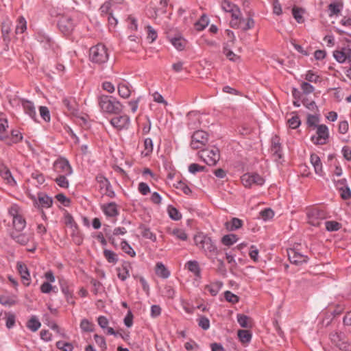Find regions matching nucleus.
<instances>
[{"instance_id": "f257e3e1", "label": "nucleus", "mask_w": 351, "mask_h": 351, "mask_svg": "<svg viewBox=\"0 0 351 351\" xmlns=\"http://www.w3.org/2000/svg\"><path fill=\"white\" fill-rule=\"evenodd\" d=\"M8 214L12 218V229L10 232L12 239L21 245H25L32 241L34 239V234L31 232H23L27 223L22 208L17 204H12L8 208Z\"/></svg>"}, {"instance_id": "f03ea898", "label": "nucleus", "mask_w": 351, "mask_h": 351, "mask_svg": "<svg viewBox=\"0 0 351 351\" xmlns=\"http://www.w3.org/2000/svg\"><path fill=\"white\" fill-rule=\"evenodd\" d=\"M98 105L103 113L109 114H119L123 110V105L115 97L106 95H101L97 97Z\"/></svg>"}, {"instance_id": "7ed1b4c3", "label": "nucleus", "mask_w": 351, "mask_h": 351, "mask_svg": "<svg viewBox=\"0 0 351 351\" xmlns=\"http://www.w3.org/2000/svg\"><path fill=\"white\" fill-rule=\"evenodd\" d=\"M194 241L195 245L202 250L206 256L210 259L218 254L219 250L211 238L204 234H198L195 236ZM214 260H213V262Z\"/></svg>"}, {"instance_id": "20e7f679", "label": "nucleus", "mask_w": 351, "mask_h": 351, "mask_svg": "<svg viewBox=\"0 0 351 351\" xmlns=\"http://www.w3.org/2000/svg\"><path fill=\"white\" fill-rule=\"evenodd\" d=\"M90 60L95 64H103L108 58L107 49L102 44H98L92 47L89 51Z\"/></svg>"}, {"instance_id": "39448f33", "label": "nucleus", "mask_w": 351, "mask_h": 351, "mask_svg": "<svg viewBox=\"0 0 351 351\" xmlns=\"http://www.w3.org/2000/svg\"><path fill=\"white\" fill-rule=\"evenodd\" d=\"M53 169L57 175L71 176L73 173L72 167L64 157H59L54 161Z\"/></svg>"}, {"instance_id": "423d86ee", "label": "nucleus", "mask_w": 351, "mask_h": 351, "mask_svg": "<svg viewBox=\"0 0 351 351\" xmlns=\"http://www.w3.org/2000/svg\"><path fill=\"white\" fill-rule=\"evenodd\" d=\"M306 215L308 223L313 226H319L322 221L327 217L326 211L318 208L309 209Z\"/></svg>"}, {"instance_id": "0eeeda50", "label": "nucleus", "mask_w": 351, "mask_h": 351, "mask_svg": "<svg viewBox=\"0 0 351 351\" xmlns=\"http://www.w3.org/2000/svg\"><path fill=\"white\" fill-rule=\"evenodd\" d=\"M199 156L208 165H215L219 160V151L216 147L202 149L199 152Z\"/></svg>"}, {"instance_id": "6e6552de", "label": "nucleus", "mask_w": 351, "mask_h": 351, "mask_svg": "<svg viewBox=\"0 0 351 351\" xmlns=\"http://www.w3.org/2000/svg\"><path fill=\"white\" fill-rule=\"evenodd\" d=\"M241 182L246 188H251L253 185L263 186L265 178L257 173H246L241 178Z\"/></svg>"}, {"instance_id": "1a4fd4ad", "label": "nucleus", "mask_w": 351, "mask_h": 351, "mask_svg": "<svg viewBox=\"0 0 351 351\" xmlns=\"http://www.w3.org/2000/svg\"><path fill=\"white\" fill-rule=\"evenodd\" d=\"M208 141V134L203 130H197L191 137V147L193 149H201Z\"/></svg>"}, {"instance_id": "9d476101", "label": "nucleus", "mask_w": 351, "mask_h": 351, "mask_svg": "<svg viewBox=\"0 0 351 351\" xmlns=\"http://www.w3.org/2000/svg\"><path fill=\"white\" fill-rule=\"evenodd\" d=\"M110 123L117 130H128L130 125V118L127 114H121L112 118Z\"/></svg>"}, {"instance_id": "9b49d317", "label": "nucleus", "mask_w": 351, "mask_h": 351, "mask_svg": "<svg viewBox=\"0 0 351 351\" xmlns=\"http://www.w3.org/2000/svg\"><path fill=\"white\" fill-rule=\"evenodd\" d=\"M287 255L291 263L295 265H300L307 263L308 258L307 256L302 254L295 248H290L287 250Z\"/></svg>"}, {"instance_id": "f8f14e48", "label": "nucleus", "mask_w": 351, "mask_h": 351, "mask_svg": "<svg viewBox=\"0 0 351 351\" xmlns=\"http://www.w3.org/2000/svg\"><path fill=\"white\" fill-rule=\"evenodd\" d=\"M328 128L326 125L322 124L317 126V136H313L312 141L317 145H324L328 138Z\"/></svg>"}, {"instance_id": "ddd939ff", "label": "nucleus", "mask_w": 351, "mask_h": 351, "mask_svg": "<svg viewBox=\"0 0 351 351\" xmlns=\"http://www.w3.org/2000/svg\"><path fill=\"white\" fill-rule=\"evenodd\" d=\"M58 26L63 34H69L73 30L75 24L71 17L63 16L60 18Z\"/></svg>"}, {"instance_id": "4468645a", "label": "nucleus", "mask_w": 351, "mask_h": 351, "mask_svg": "<svg viewBox=\"0 0 351 351\" xmlns=\"http://www.w3.org/2000/svg\"><path fill=\"white\" fill-rule=\"evenodd\" d=\"M334 58L339 63L351 61V49L350 47H342L341 49L336 50L333 53Z\"/></svg>"}, {"instance_id": "2eb2a0df", "label": "nucleus", "mask_w": 351, "mask_h": 351, "mask_svg": "<svg viewBox=\"0 0 351 351\" xmlns=\"http://www.w3.org/2000/svg\"><path fill=\"white\" fill-rule=\"evenodd\" d=\"M59 285L60 287L61 291L64 295L66 301L69 303L73 304L74 302L73 300V289H71V285L70 283L64 280V279H60L59 280Z\"/></svg>"}, {"instance_id": "dca6fc26", "label": "nucleus", "mask_w": 351, "mask_h": 351, "mask_svg": "<svg viewBox=\"0 0 351 351\" xmlns=\"http://www.w3.org/2000/svg\"><path fill=\"white\" fill-rule=\"evenodd\" d=\"M103 213L108 217H115L119 215L117 204L115 202H110L101 206Z\"/></svg>"}, {"instance_id": "f3484780", "label": "nucleus", "mask_w": 351, "mask_h": 351, "mask_svg": "<svg viewBox=\"0 0 351 351\" xmlns=\"http://www.w3.org/2000/svg\"><path fill=\"white\" fill-rule=\"evenodd\" d=\"M17 269L22 278L23 283L27 287L31 283L30 274L27 267L23 263H17Z\"/></svg>"}, {"instance_id": "a211bd4d", "label": "nucleus", "mask_w": 351, "mask_h": 351, "mask_svg": "<svg viewBox=\"0 0 351 351\" xmlns=\"http://www.w3.org/2000/svg\"><path fill=\"white\" fill-rule=\"evenodd\" d=\"M117 276L121 281H125L130 276L132 265L130 262H124L121 267H117Z\"/></svg>"}, {"instance_id": "6ab92c4d", "label": "nucleus", "mask_w": 351, "mask_h": 351, "mask_svg": "<svg viewBox=\"0 0 351 351\" xmlns=\"http://www.w3.org/2000/svg\"><path fill=\"white\" fill-rule=\"evenodd\" d=\"M310 161L314 168L315 173L319 176H323L324 171L320 158L315 154H311L310 156Z\"/></svg>"}, {"instance_id": "aec40b11", "label": "nucleus", "mask_w": 351, "mask_h": 351, "mask_svg": "<svg viewBox=\"0 0 351 351\" xmlns=\"http://www.w3.org/2000/svg\"><path fill=\"white\" fill-rule=\"evenodd\" d=\"M221 8L225 12L231 13L232 17L237 18V14H241L239 8L228 0L221 2Z\"/></svg>"}, {"instance_id": "412c9836", "label": "nucleus", "mask_w": 351, "mask_h": 351, "mask_svg": "<svg viewBox=\"0 0 351 351\" xmlns=\"http://www.w3.org/2000/svg\"><path fill=\"white\" fill-rule=\"evenodd\" d=\"M36 204L39 207L49 208L53 204V199L47 195L40 193L38 194V201Z\"/></svg>"}, {"instance_id": "4be33fe9", "label": "nucleus", "mask_w": 351, "mask_h": 351, "mask_svg": "<svg viewBox=\"0 0 351 351\" xmlns=\"http://www.w3.org/2000/svg\"><path fill=\"white\" fill-rule=\"evenodd\" d=\"M24 111L34 121L36 120V112L34 104L32 101L25 100L22 103Z\"/></svg>"}, {"instance_id": "5701e85b", "label": "nucleus", "mask_w": 351, "mask_h": 351, "mask_svg": "<svg viewBox=\"0 0 351 351\" xmlns=\"http://www.w3.org/2000/svg\"><path fill=\"white\" fill-rule=\"evenodd\" d=\"M169 39L174 47L179 51L183 50L186 45V41L180 36L175 37L169 36Z\"/></svg>"}, {"instance_id": "b1692460", "label": "nucleus", "mask_w": 351, "mask_h": 351, "mask_svg": "<svg viewBox=\"0 0 351 351\" xmlns=\"http://www.w3.org/2000/svg\"><path fill=\"white\" fill-rule=\"evenodd\" d=\"M12 22L9 19L5 20L2 23L1 32L3 38V40L6 44L10 41L9 34L11 32Z\"/></svg>"}, {"instance_id": "393cba45", "label": "nucleus", "mask_w": 351, "mask_h": 351, "mask_svg": "<svg viewBox=\"0 0 351 351\" xmlns=\"http://www.w3.org/2000/svg\"><path fill=\"white\" fill-rule=\"evenodd\" d=\"M156 274L162 278H167L170 276V271L165 265L160 262L156 263Z\"/></svg>"}, {"instance_id": "a878e982", "label": "nucleus", "mask_w": 351, "mask_h": 351, "mask_svg": "<svg viewBox=\"0 0 351 351\" xmlns=\"http://www.w3.org/2000/svg\"><path fill=\"white\" fill-rule=\"evenodd\" d=\"M242 226V220L236 217L232 218L230 221H228L226 223V227L227 230H228L229 231H234L238 230L239 228H241Z\"/></svg>"}, {"instance_id": "bb28decb", "label": "nucleus", "mask_w": 351, "mask_h": 351, "mask_svg": "<svg viewBox=\"0 0 351 351\" xmlns=\"http://www.w3.org/2000/svg\"><path fill=\"white\" fill-rule=\"evenodd\" d=\"M271 150L274 154L276 155L278 158H281V145L280 140L276 136L272 138Z\"/></svg>"}, {"instance_id": "cd10ccee", "label": "nucleus", "mask_w": 351, "mask_h": 351, "mask_svg": "<svg viewBox=\"0 0 351 351\" xmlns=\"http://www.w3.org/2000/svg\"><path fill=\"white\" fill-rule=\"evenodd\" d=\"M0 176L5 181H6L8 184L12 186L16 184V182L13 178L11 172L7 168L5 167L0 170Z\"/></svg>"}, {"instance_id": "c85d7f7f", "label": "nucleus", "mask_w": 351, "mask_h": 351, "mask_svg": "<svg viewBox=\"0 0 351 351\" xmlns=\"http://www.w3.org/2000/svg\"><path fill=\"white\" fill-rule=\"evenodd\" d=\"M187 269L196 276H200V268L197 261H189L186 263Z\"/></svg>"}, {"instance_id": "c756f323", "label": "nucleus", "mask_w": 351, "mask_h": 351, "mask_svg": "<svg viewBox=\"0 0 351 351\" xmlns=\"http://www.w3.org/2000/svg\"><path fill=\"white\" fill-rule=\"evenodd\" d=\"M118 93L122 98L127 99L131 95V90L128 85L121 83L118 85Z\"/></svg>"}, {"instance_id": "7c9ffc66", "label": "nucleus", "mask_w": 351, "mask_h": 351, "mask_svg": "<svg viewBox=\"0 0 351 351\" xmlns=\"http://www.w3.org/2000/svg\"><path fill=\"white\" fill-rule=\"evenodd\" d=\"M69 176L57 175V177L54 179V182L58 186L67 189L69 186V181L67 178Z\"/></svg>"}, {"instance_id": "2f4dec72", "label": "nucleus", "mask_w": 351, "mask_h": 351, "mask_svg": "<svg viewBox=\"0 0 351 351\" xmlns=\"http://www.w3.org/2000/svg\"><path fill=\"white\" fill-rule=\"evenodd\" d=\"M96 180L99 184V189L103 192L105 189L111 185L108 180L102 174H99L96 176Z\"/></svg>"}, {"instance_id": "473e14b6", "label": "nucleus", "mask_w": 351, "mask_h": 351, "mask_svg": "<svg viewBox=\"0 0 351 351\" xmlns=\"http://www.w3.org/2000/svg\"><path fill=\"white\" fill-rule=\"evenodd\" d=\"M237 241L238 237L236 234H226L221 238V243L226 246L232 245Z\"/></svg>"}, {"instance_id": "72a5a7b5", "label": "nucleus", "mask_w": 351, "mask_h": 351, "mask_svg": "<svg viewBox=\"0 0 351 351\" xmlns=\"http://www.w3.org/2000/svg\"><path fill=\"white\" fill-rule=\"evenodd\" d=\"M104 256L110 263L116 264L118 262L117 254L112 250L105 249L104 250Z\"/></svg>"}, {"instance_id": "f704fd0d", "label": "nucleus", "mask_w": 351, "mask_h": 351, "mask_svg": "<svg viewBox=\"0 0 351 351\" xmlns=\"http://www.w3.org/2000/svg\"><path fill=\"white\" fill-rule=\"evenodd\" d=\"M222 287L221 282H215L205 287V290L208 291L213 296H215L219 293Z\"/></svg>"}, {"instance_id": "c9c22d12", "label": "nucleus", "mask_w": 351, "mask_h": 351, "mask_svg": "<svg viewBox=\"0 0 351 351\" xmlns=\"http://www.w3.org/2000/svg\"><path fill=\"white\" fill-rule=\"evenodd\" d=\"M169 234L181 241H186L188 239L187 234L182 229L174 228L172 230L169 231Z\"/></svg>"}, {"instance_id": "e433bc0d", "label": "nucleus", "mask_w": 351, "mask_h": 351, "mask_svg": "<svg viewBox=\"0 0 351 351\" xmlns=\"http://www.w3.org/2000/svg\"><path fill=\"white\" fill-rule=\"evenodd\" d=\"M153 152V141L150 138H147L144 141V150L142 154L145 156H149Z\"/></svg>"}, {"instance_id": "4c0bfd02", "label": "nucleus", "mask_w": 351, "mask_h": 351, "mask_svg": "<svg viewBox=\"0 0 351 351\" xmlns=\"http://www.w3.org/2000/svg\"><path fill=\"white\" fill-rule=\"evenodd\" d=\"M208 19L206 15L203 14L199 21L195 23V29L197 31L203 30L208 25Z\"/></svg>"}, {"instance_id": "58836bf2", "label": "nucleus", "mask_w": 351, "mask_h": 351, "mask_svg": "<svg viewBox=\"0 0 351 351\" xmlns=\"http://www.w3.org/2000/svg\"><path fill=\"white\" fill-rule=\"evenodd\" d=\"M238 337L242 343H249L252 339V334L247 330H239Z\"/></svg>"}, {"instance_id": "ea45409f", "label": "nucleus", "mask_w": 351, "mask_h": 351, "mask_svg": "<svg viewBox=\"0 0 351 351\" xmlns=\"http://www.w3.org/2000/svg\"><path fill=\"white\" fill-rule=\"evenodd\" d=\"M321 79L319 75L311 70L308 71L305 75V80L309 82L317 83L320 82Z\"/></svg>"}, {"instance_id": "a19ab883", "label": "nucleus", "mask_w": 351, "mask_h": 351, "mask_svg": "<svg viewBox=\"0 0 351 351\" xmlns=\"http://www.w3.org/2000/svg\"><path fill=\"white\" fill-rule=\"evenodd\" d=\"M324 223L328 232L337 231L341 228V224L336 221H326Z\"/></svg>"}, {"instance_id": "79ce46f5", "label": "nucleus", "mask_w": 351, "mask_h": 351, "mask_svg": "<svg viewBox=\"0 0 351 351\" xmlns=\"http://www.w3.org/2000/svg\"><path fill=\"white\" fill-rule=\"evenodd\" d=\"M40 326V322L36 317H32L27 324V327L33 332L38 330Z\"/></svg>"}, {"instance_id": "37998d69", "label": "nucleus", "mask_w": 351, "mask_h": 351, "mask_svg": "<svg viewBox=\"0 0 351 351\" xmlns=\"http://www.w3.org/2000/svg\"><path fill=\"white\" fill-rule=\"evenodd\" d=\"M176 189L182 191L185 195H189L192 193L191 189L187 185V184L184 181H178L175 184Z\"/></svg>"}, {"instance_id": "c03bdc74", "label": "nucleus", "mask_w": 351, "mask_h": 351, "mask_svg": "<svg viewBox=\"0 0 351 351\" xmlns=\"http://www.w3.org/2000/svg\"><path fill=\"white\" fill-rule=\"evenodd\" d=\"M167 210L169 217L173 220L178 221L182 218L181 213L175 207L169 206L167 208Z\"/></svg>"}, {"instance_id": "a18cd8bd", "label": "nucleus", "mask_w": 351, "mask_h": 351, "mask_svg": "<svg viewBox=\"0 0 351 351\" xmlns=\"http://www.w3.org/2000/svg\"><path fill=\"white\" fill-rule=\"evenodd\" d=\"M62 103L64 106L68 109L71 112H74L77 110L75 107V102L71 98L65 97L62 99Z\"/></svg>"}, {"instance_id": "49530a36", "label": "nucleus", "mask_w": 351, "mask_h": 351, "mask_svg": "<svg viewBox=\"0 0 351 351\" xmlns=\"http://www.w3.org/2000/svg\"><path fill=\"white\" fill-rule=\"evenodd\" d=\"M292 13L294 19L297 21L298 23H302L304 22V20L302 16L304 10L302 8L293 7L292 9Z\"/></svg>"}, {"instance_id": "de8ad7c7", "label": "nucleus", "mask_w": 351, "mask_h": 351, "mask_svg": "<svg viewBox=\"0 0 351 351\" xmlns=\"http://www.w3.org/2000/svg\"><path fill=\"white\" fill-rule=\"evenodd\" d=\"M250 318L247 315L243 314L237 315V322L242 328L251 327V324L249 322Z\"/></svg>"}, {"instance_id": "09e8293b", "label": "nucleus", "mask_w": 351, "mask_h": 351, "mask_svg": "<svg viewBox=\"0 0 351 351\" xmlns=\"http://www.w3.org/2000/svg\"><path fill=\"white\" fill-rule=\"evenodd\" d=\"M198 326L204 330L210 328V321L208 318L204 315H200L197 319Z\"/></svg>"}, {"instance_id": "8fccbe9b", "label": "nucleus", "mask_w": 351, "mask_h": 351, "mask_svg": "<svg viewBox=\"0 0 351 351\" xmlns=\"http://www.w3.org/2000/svg\"><path fill=\"white\" fill-rule=\"evenodd\" d=\"M27 29L26 21L23 16H20L18 19V24L16 27V34H22Z\"/></svg>"}, {"instance_id": "3c124183", "label": "nucleus", "mask_w": 351, "mask_h": 351, "mask_svg": "<svg viewBox=\"0 0 351 351\" xmlns=\"http://www.w3.org/2000/svg\"><path fill=\"white\" fill-rule=\"evenodd\" d=\"M121 247L122 250L125 253H126L128 255H130V256L134 257V256H136V252L132 249L131 245L126 241H123L121 242Z\"/></svg>"}, {"instance_id": "603ef678", "label": "nucleus", "mask_w": 351, "mask_h": 351, "mask_svg": "<svg viewBox=\"0 0 351 351\" xmlns=\"http://www.w3.org/2000/svg\"><path fill=\"white\" fill-rule=\"evenodd\" d=\"M80 328L84 332H92L93 330V324L86 319H83L80 322Z\"/></svg>"}, {"instance_id": "864d4df0", "label": "nucleus", "mask_w": 351, "mask_h": 351, "mask_svg": "<svg viewBox=\"0 0 351 351\" xmlns=\"http://www.w3.org/2000/svg\"><path fill=\"white\" fill-rule=\"evenodd\" d=\"M40 117L45 122H49L51 120L50 112L47 107L40 106L39 108Z\"/></svg>"}, {"instance_id": "5fc2aeb1", "label": "nucleus", "mask_w": 351, "mask_h": 351, "mask_svg": "<svg viewBox=\"0 0 351 351\" xmlns=\"http://www.w3.org/2000/svg\"><path fill=\"white\" fill-rule=\"evenodd\" d=\"M94 339L96 343L101 348V350L104 351L107 349L106 339L103 336L95 334L94 335Z\"/></svg>"}, {"instance_id": "6e6d98bb", "label": "nucleus", "mask_w": 351, "mask_h": 351, "mask_svg": "<svg viewBox=\"0 0 351 351\" xmlns=\"http://www.w3.org/2000/svg\"><path fill=\"white\" fill-rule=\"evenodd\" d=\"M142 236L146 239L155 242L156 241V236L154 234L149 228L143 227L141 232Z\"/></svg>"}, {"instance_id": "4d7b16f0", "label": "nucleus", "mask_w": 351, "mask_h": 351, "mask_svg": "<svg viewBox=\"0 0 351 351\" xmlns=\"http://www.w3.org/2000/svg\"><path fill=\"white\" fill-rule=\"evenodd\" d=\"M260 215L263 220L267 221L274 217V212L269 208H265L260 212Z\"/></svg>"}, {"instance_id": "13d9d810", "label": "nucleus", "mask_w": 351, "mask_h": 351, "mask_svg": "<svg viewBox=\"0 0 351 351\" xmlns=\"http://www.w3.org/2000/svg\"><path fill=\"white\" fill-rule=\"evenodd\" d=\"M341 5L339 3H332L328 5L330 16L337 15L341 11Z\"/></svg>"}, {"instance_id": "bf43d9fd", "label": "nucleus", "mask_w": 351, "mask_h": 351, "mask_svg": "<svg viewBox=\"0 0 351 351\" xmlns=\"http://www.w3.org/2000/svg\"><path fill=\"white\" fill-rule=\"evenodd\" d=\"M224 297L228 302H231L232 304H236L239 300V298L230 291H225Z\"/></svg>"}, {"instance_id": "052dcab7", "label": "nucleus", "mask_w": 351, "mask_h": 351, "mask_svg": "<svg viewBox=\"0 0 351 351\" xmlns=\"http://www.w3.org/2000/svg\"><path fill=\"white\" fill-rule=\"evenodd\" d=\"M287 123L289 127L292 129H296L300 126L301 123L298 116H293L291 119L288 120Z\"/></svg>"}, {"instance_id": "680f3d73", "label": "nucleus", "mask_w": 351, "mask_h": 351, "mask_svg": "<svg viewBox=\"0 0 351 351\" xmlns=\"http://www.w3.org/2000/svg\"><path fill=\"white\" fill-rule=\"evenodd\" d=\"M146 29L147 30V38L148 40H150V42H154L158 36L156 31L150 25H147L146 27Z\"/></svg>"}, {"instance_id": "e2e57ef3", "label": "nucleus", "mask_w": 351, "mask_h": 351, "mask_svg": "<svg viewBox=\"0 0 351 351\" xmlns=\"http://www.w3.org/2000/svg\"><path fill=\"white\" fill-rule=\"evenodd\" d=\"M205 167L197 163H192L189 166V171L191 173L195 174L197 172L204 171Z\"/></svg>"}, {"instance_id": "0e129e2a", "label": "nucleus", "mask_w": 351, "mask_h": 351, "mask_svg": "<svg viewBox=\"0 0 351 351\" xmlns=\"http://www.w3.org/2000/svg\"><path fill=\"white\" fill-rule=\"evenodd\" d=\"M301 89L303 93L308 95L315 90V88L308 82H302L301 84Z\"/></svg>"}, {"instance_id": "69168bd1", "label": "nucleus", "mask_w": 351, "mask_h": 351, "mask_svg": "<svg viewBox=\"0 0 351 351\" xmlns=\"http://www.w3.org/2000/svg\"><path fill=\"white\" fill-rule=\"evenodd\" d=\"M249 256L254 262H257L258 261V250L255 245H251Z\"/></svg>"}, {"instance_id": "338daca9", "label": "nucleus", "mask_w": 351, "mask_h": 351, "mask_svg": "<svg viewBox=\"0 0 351 351\" xmlns=\"http://www.w3.org/2000/svg\"><path fill=\"white\" fill-rule=\"evenodd\" d=\"M56 199L62 204L64 206H69L70 204V199L66 197L63 193H59L56 195Z\"/></svg>"}, {"instance_id": "774afa93", "label": "nucleus", "mask_w": 351, "mask_h": 351, "mask_svg": "<svg viewBox=\"0 0 351 351\" xmlns=\"http://www.w3.org/2000/svg\"><path fill=\"white\" fill-rule=\"evenodd\" d=\"M57 347L60 349H62L64 351H73V350L72 344L62 341L57 342Z\"/></svg>"}]
</instances>
